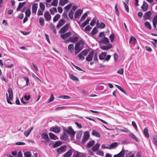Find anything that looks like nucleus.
<instances>
[{"mask_svg":"<svg viewBox=\"0 0 157 157\" xmlns=\"http://www.w3.org/2000/svg\"><path fill=\"white\" fill-rule=\"evenodd\" d=\"M144 25L147 28L151 30V26L149 22L146 21L144 23Z\"/></svg>","mask_w":157,"mask_h":157,"instance_id":"30","label":"nucleus"},{"mask_svg":"<svg viewBox=\"0 0 157 157\" xmlns=\"http://www.w3.org/2000/svg\"><path fill=\"white\" fill-rule=\"evenodd\" d=\"M98 43H99L105 44L106 43H109V41L108 38L105 36L103 38L101 39L98 41Z\"/></svg>","mask_w":157,"mask_h":157,"instance_id":"12","label":"nucleus"},{"mask_svg":"<svg viewBox=\"0 0 157 157\" xmlns=\"http://www.w3.org/2000/svg\"><path fill=\"white\" fill-rule=\"evenodd\" d=\"M74 45L73 44H70L68 47V49L69 51L71 52V53H72L74 51Z\"/></svg>","mask_w":157,"mask_h":157,"instance_id":"36","label":"nucleus"},{"mask_svg":"<svg viewBox=\"0 0 157 157\" xmlns=\"http://www.w3.org/2000/svg\"><path fill=\"white\" fill-rule=\"evenodd\" d=\"M95 144V141L92 140L89 141L86 145V147H91L93 146Z\"/></svg>","mask_w":157,"mask_h":157,"instance_id":"26","label":"nucleus"},{"mask_svg":"<svg viewBox=\"0 0 157 157\" xmlns=\"http://www.w3.org/2000/svg\"><path fill=\"white\" fill-rule=\"evenodd\" d=\"M73 151L74 150L72 149H70L64 154L63 157H70L72 155Z\"/></svg>","mask_w":157,"mask_h":157,"instance_id":"11","label":"nucleus"},{"mask_svg":"<svg viewBox=\"0 0 157 157\" xmlns=\"http://www.w3.org/2000/svg\"><path fill=\"white\" fill-rule=\"evenodd\" d=\"M60 15L59 14H57L56 16H55L53 18V21L54 22H55L58 20V19L60 17Z\"/></svg>","mask_w":157,"mask_h":157,"instance_id":"34","label":"nucleus"},{"mask_svg":"<svg viewBox=\"0 0 157 157\" xmlns=\"http://www.w3.org/2000/svg\"><path fill=\"white\" fill-rule=\"evenodd\" d=\"M144 134V136L147 138L149 137V134L148 133V129L147 128H145L144 130L143 131Z\"/></svg>","mask_w":157,"mask_h":157,"instance_id":"28","label":"nucleus"},{"mask_svg":"<svg viewBox=\"0 0 157 157\" xmlns=\"http://www.w3.org/2000/svg\"><path fill=\"white\" fill-rule=\"evenodd\" d=\"M90 137V133L89 131L85 132L84 133L83 137L88 139Z\"/></svg>","mask_w":157,"mask_h":157,"instance_id":"40","label":"nucleus"},{"mask_svg":"<svg viewBox=\"0 0 157 157\" xmlns=\"http://www.w3.org/2000/svg\"><path fill=\"white\" fill-rule=\"evenodd\" d=\"M72 6V4L71 3H70L65 6L64 7V9L67 10V12L71 7Z\"/></svg>","mask_w":157,"mask_h":157,"instance_id":"47","label":"nucleus"},{"mask_svg":"<svg viewBox=\"0 0 157 157\" xmlns=\"http://www.w3.org/2000/svg\"><path fill=\"white\" fill-rule=\"evenodd\" d=\"M65 21L63 19H61L60 20L56 25V28H59L61 27L65 23Z\"/></svg>","mask_w":157,"mask_h":157,"instance_id":"15","label":"nucleus"},{"mask_svg":"<svg viewBox=\"0 0 157 157\" xmlns=\"http://www.w3.org/2000/svg\"><path fill=\"white\" fill-rule=\"evenodd\" d=\"M40 7L41 10L44 11L45 8V6L44 4L42 2H40Z\"/></svg>","mask_w":157,"mask_h":157,"instance_id":"54","label":"nucleus"},{"mask_svg":"<svg viewBox=\"0 0 157 157\" xmlns=\"http://www.w3.org/2000/svg\"><path fill=\"white\" fill-rule=\"evenodd\" d=\"M54 99V97L53 94H52L50 95V97L49 99L48 100L47 102L48 103H50L53 101Z\"/></svg>","mask_w":157,"mask_h":157,"instance_id":"45","label":"nucleus"},{"mask_svg":"<svg viewBox=\"0 0 157 157\" xmlns=\"http://www.w3.org/2000/svg\"><path fill=\"white\" fill-rule=\"evenodd\" d=\"M63 17L65 19L66 18H67V19L68 20L69 18L68 17H67V12L66 11H64L63 13Z\"/></svg>","mask_w":157,"mask_h":157,"instance_id":"61","label":"nucleus"},{"mask_svg":"<svg viewBox=\"0 0 157 157\" xmlns=\"http://www.w3.org/2000/svg\"><path fill=\"white\" fill-rule=\"evenodd\" d=\"M148 8V5L145 1H144L143 4L141 7V8L144 11H146Z\"/></svg>","mask_w":157,"mask_h":157,"instance_id":"17","label":"nucleus"},{"mask_svg":"<svg viewBox=\"0 0 157 157\" xmlns=\"http://www.w3.org/2000/svg\"><path fill=\"white\" fill-rule=\"evenodd\" d=\"M58 0H53L51 3V5L54 6H57L58 5Z\"/></svg>","mask_w":157,"mask_h":157,"instance_id":"55","label":"nucleus"},{"mask_svg":"<svg viewBox=\"0 0 157 157\" xmlns=\"http://www.w3.org/2000/svg\"><path fill=\"white\" fill-rule=\"evenodd\" d=\"M24 155L25 157H30L31 156V153L28 151L25 152Z\"/></svg>","mask_w":157,"mask_h":157,"instance_id":"51","label":"nucleus"},{"mask_svg":"<svg viewBox=\"0 0 157 157\" xmlns=\"http://www.w3.org/2000/svg\"><path fill=\"white\" fill-rule=\"evenodd\" d=\"M59 98L64 99H68L70 98V97L67 95H62L59 96Z\"/></svg>","mask_w":157,"mask_h":157,"instance_id":"53","label":"nucleus"},{"mask_svg":"<svg viewBox=\"0 0 157 157\" xmlns=\"http://www.w3.org/2000/svg\"><path fill=\"white\" fill-rule=\"evenodd\" d=\"M153 143L157 147V136H154L152 139Z\"/></svg>","mask_w":157,"mask_h":157,"instance_id":"39","label":"nucleus"},{"mask_svg":"<svg viewBox=\"0 0 157 157\" xmlns=\"http://www.w3.org/2000/svg\"><path fill=\"white\" fill-rule=\"evenodd\" d=\"M98 25L97 27L98 28L102 29L104 28L105 27V24L102 22H101L99 25H98V23L97 24V25Z\"/></svg>","mask_w":157,"mask_h":157,"instance_id":"38","label":"nucleus"},{"mask_svg":"<svg viewBox=\"0 0 157 157\" xmlns=\"http://www.w3.org/2000/svg\"><path fill=\"white\" fill-rule=\"evenodd\" d=\"M60 139L62 140V142H64L65 144L62 145L60 147H71L68 144V143L69 142V139L67 135L65 132H64L61 135Z\"/></svg>","mask_w":157,"mask_h":157,"instance_id":"1","label":"nucleus"},{"mask_svg":"<svg viewBox=\"0 0 157 157\" xmlns=\"http://www.w3.org/2000/svg\"><path fill=\"white\" fill-rule=\"evenodd\" d=\"M69 24L67 23L59 31V33L62 34L66 32L68 29Z\"/></svg>","mask_w":157,"mask_h":157,"instance_id":"4","label":"nucleus"},{"mask_svg":"<svg viewBox=\"0 0 157 157\" xmlns=\"http://www.w3.org/2000/svg\"><path fill=\"white\" fill-rule=\"evenodd\" d=\"M98 30L97 28L95 27H94L91 32V34L93 35H94L98 32Z\"/></svg>","mask_w":157,"mask_h":157,"instance_id":"37","label":"nucleus"},{"mask_svg":"<svg viewBox=\"0 0 157 157\" xmlns=\"http://www.w3.org/2000/svg\"><path fill=\"white\" fill-rule=\"evenodd\" d=\"M92 27H91L89 25H87L85 28L84 31L86 32V31H89L91 29Z\"/></svg>","mask_w":157,"mask_h":157,"instance_id":"59","label":"nucleus"},{"mask_svg":"<svg viewBox=\"0 0 157 157\" xmlns=\"http://www.w3.org/2000/svg\"><path fill=\"white\" fill-rule=\"evenodd\" d=\"M49 27L52 30L55 34H56L57 33V31L56 29L55 25L52 23H51L49 25Z\"/></svg>","mask_w":157,"mask_h":157,"instance_id":"27","label":"nucleus"},{"mask_svg":"<svg viewBox=\"0 0 157 157\" xmlns=\"http://www.w3.org/2000/svg\"><path fill=\"white\" fill-rule=\"evenodd\" d=\"M48 135L50 139L56 140L59 139V138L55 134L51 132H49Z\"/></svg>","mask_w":157,"mask_h":157,"instance_id":"14","label":"nucleus"},{"mask_svg":"<svg viewBox=\"0 0 157 157\" xmlns=\"http://www.w3.org/2000/svg\"><path fill=\"white\" fill-rule=\"evenodd\" d=\"M125 151L123 148L122 150L118 154L115 155L113 157H124L125 155Z\"/></svg>","mask_w":157,"mask_h":157,"instance_id":"13","label":"nucleus"},{"mask_svg":"<svg viewBox=\"0 0 157 157\" xmlns=\"http://www.w3.org/2000/svg\"><path fill=\"white\" fill-rule=\"evenodd\" d=\"M39 21L40 24L41 26H44V19L42 17H40L39 19Z\"/></svg>","mask_w":157,"mask_h":157,"instance_id":"43","label":"nucleus"},{"mask_svg":"<svg viewBox=\"0 0 157 157\" xmlns=\"http://www.w3.org/2000/svg\"><path fill=\"white\" fill-rule=\"evenodd\" d=\"M72 157H81V156L79 153L78 152L76 153H74Z\"/></svg>","mask_w":157,"mask_h":157,"instance_id":"64","label":"nucleus"},{"mask_svg":"<svg viewBox=\"0 0 157 157\" xmlns=\"http://www.w3.org/2000/svg\"><path fill=\"white\" fill-rule=\"evenodd\" d=\"M94 51H90L89 54L86 58V60L88 62L91 61L93 59V56L94 55Z\"/></svg>","mask_w":157,"mask_h":157,"instance_id":"5","label":"nucleus"},{"mask_svg":"<svg viewBox=\"0 0 157 157\" xmlns=\"http://www.w3.org/2000/svg\"><path fill=\"white\" fill-rule=\"evenodd\" d=\"M68 130L66 129L65 130V132L69 135H71L73 136L75 135L76 132L74 130V129L72 128L71 127L69 126L68 128Z\"/></svg>","mask_w":157,"mask_h":157,"instance_id":"7","label":"nucleus"},{"mask_svg":"<svg viewBox=\"0 0 157 157\" xmlns=\"http://www.w3.org/2000/svg\"><path fill=\"white\" fill-rule=\"evenodd\" d=\"M64 142L58 140L55 142L53 144V147H58L64 144Z\"/></svg>","mask_w":157,"mask_h":157,"instance_id":"19","label":"nucleus"},{"mask_svg":"<svg viewBox=\"0 0 157 157\" xmlns=\"http://www.w3.org/2000/svg\"><path fill=\"white\" fill-rule=\"evenodd\" d=\"M132 125L133 126V127H134V128L136 130H138V128H137V125H136V123L135 122H134V121H132Z\"/></svg>","mask_w":157,"mask_h":157,"instance_id":"62","label":"nucleus"},{"mask_svg":"<svg viewBox=\"0 0 157 157\" xmlns=\"http://www.w3.org/2000/svg\"><path fill=\"white\" fill-rule=\"evenodd\" d=\"M118 145L117 143L114 142L109 145V147H116Z\"/></svg>","mask_w":157,"mask_h":157,"instance_id":"58","label":"nucleus"},{"mask_svg":"<svg viewBox=\"0 0 157 157\" xmlns=\"http://www.w3.org/2000/svg\"><path fill=\"white\" fill-rule=\"evenodd\" d=\"M33 127H31L28 129L27 130L25 131L24 132V134L26 136H28L30 134L31 132L33 130Z\"/></svg>","mask_w":157,"mask_h":157,"instance_id":"23","label":"nucleus"},{"mask_svg":"<svg viewBox=\"0 0 157 157\" xmlns=\"http://www.w3.org/2000/svg\"><path fill=\"white\" fill-rule=\"evenodd\" d=\"M69 76L71 79L76 82H78L79 81L78 78L72 74H70Z\"/></svg>","mask_w":157,"mask_h":157,"instance_id":"22","label":"nucleus"},{"mask_svg":"<svg viewBox=\"0 0 157 157\" xmlns=\"http://www.w3.org/2000/svg\"><path fill=\"white\" fill-rule=\"evenodd\" d=\"M113 57L114 59V61L117 62L118 59V56L117 53H114L113 54Z\"/></svg>","mask_w":157,"mask_h":157,"instance_id":"63","label":"nucleus"},{"mask_svg":"<svg viewBox=\"0 0 157 157\" xmlns=\"http://www.w3.org/2000/svg\"><path fill=\"white\" fill-rule=\"evenodd\" d=\"M38 7V4L34 3L32 6V12L36 13V12L37 10Z\"/></svg>","mask_w":157,"mask_h":157,"instance_id":"21","label":"nucleus"},{"mask_svg":"<svg viewBox=\"0 0 157 157\" xmlns=\"http://www.w3.org/2000/svg\"><path fill=\"white\" fill-rule=\"evenodd\" d=\"M89 51V49H86L83 50L80 53H81L84 56H86L88 53Z\"/></svg>","mask_w":157,"mask_h":157,"instance_id":"41","label":"nucleus"},{"mask_svg":"<svg viewBox=\"0 0 157 157\" xmlns=\"http://www.w3.org/2000/svg\"><path fill=\"white\" fill-rule=\"evenodd\" d=\"M152 15L150 11H148L146 12L143 16V17L144 18V20H146L148 19H150Z\"/></svg>","mask_w":157,"mask_h":157,"instance_id":"9","label":"nucleus"},{"mask_svg":"<svg viewBox=\"0 0 157 157\" xmlns=\"http://www.w3.org/2000/svg\"><path fill=\"white\" fill-rule=\"evenodd\" d=\"M22 78H24L26 82V84L25 86H28L29 84V78L27 77L23 76Z\"/></svg>","mask_w":157,"mask_h":157,"instance_id":"46","label":"nucleus"},{"mask_svg":"<svg viewBox=\"0 0 157 157\" xmlns=\"http://www.w3.org/2000/svg\"><path fill=\"white\" fill-rule=\"evenodd\" d=\"M84 44V42L82 40H80L78 43L75 44V55H77L84 48L83 45Z\"/></svg>","mask_w":157,"mask_h":157,"instance_id":"2","label":"nucleus"},{"mask_svg":"<svg viewBox=\"0 0 157 157\" xmlns=\"http://www.w3.org/2000/svg\"><path fill=\"white\" fill-rule=\"evenodd\" d=\"M73 32L77 36H73L72 37H70V39L71 42L75 43L77 42L78 40L79 39L78 37V35L77 34L75 33L74 31H73Z\"/></svg>","mask_w":157,"mask_h":157,"instance_id":"8","label":"nucleus"},{"mask_svg":"<svg viewBox=\"0 0 157 157\" xmlns=\"http://www.w3.org/2000/svg\"><path fill=\"white\" fill-rule=\"evenodd\" d=\"M115 86L118 89L121 90L122 92L127 94L125 91L123 90V89L121 88V86L117 85H116Z\"/></svg>","mask_w":157,"mask_h":157,"instance_id":"49","label":"nucleus"},{"mask_svg":"<svg viewBox=\"0 0 157 157\" xmlns=\"http://www.w3.org/2000/svg\"><path fill=\"white\" fill-rule=\"evenodd\" d=\"M100 48L102 49L106 50H109V48H108V46L103 45L101 46H100Z\"/></svg>","mask_w":157,"mask_h":157,"instance_id":"60","label":"nucleus"},{"mask_svg":"<svg viewBox=\"0 0 157 157\" xmlns=\"http://www.w3.org/2000/svg\"><path fill=\"white\" fill-rule=\"evenodd\" d=\"M74 12L72 10H71L68 13V16L72 20L73 18Z\"/></svg>","mask_w":157,"mask_h":157,"instance_id":"35","label":"nucleus"},{"mask_svg":"<svg viewBox=\"0 0 157 157\" xmlns=\"http://www.w3.org/2000/svg\"><path fill=\"white\" fill-rule=\"evenodd\" d=\"M26 16L29 17L31 15V10L29 8L27 9L25 12Z\"/></svg>","mask_w":157,"mask_h":157,"instance_id":"44","label":"nucleus"},{"mask_svg":"<svg viewBox=\"0 0 157 157\" xmlns=\"http://www.w3.org/2000/svg\"><path fill=\"white\" fill-rule=\"evenodd\" d=\"M83 10L80 9H78L75 12L74 15L75 19L79 18L82 13Z\"/></svg>","mask_w":157,"mask_h":157,"instance_id":"6","label":"nucleus"},{"mask_svg":"<svg viewBox=\"0 0 157 157\" xmlns=\"http://www.w3.org/2000/svg\"><path fill=\"white\" fill-rule=\"evenodd\" d=\"M82 135V132L79 131L77 132L76 134V139L77 141H79Z\"/></svg>","mask_w":157,"mask_h":157,"instance_id":"18","label":"nucleus"},{"mask_svg":"<svg viewBox=\"0 0 157 157\" xmlns=\"http://www.w3.org/2000/svg\"><path fill=\"white\" fill-rule=\"evenodd\" d=\"M50 130L56 133H58L60 132V129L59 127L53 126L50 128Z\"/></svg>","mask_w":157,"mask_h":157,"instance_id":"10","label":"nucleus"},{"mask_svg":"<svg viewBox=\"0 0 157 157\" xmlns=\"http://www.w3.org/2000/svg\"><path fill=\"white\" fill-rule=\"evenodd\" d=\"M68 2V0H60L59 4L62 6H64Z\"/></svg>","mask_w":157,"mask_h":157,"instance_id":"29","label":"nucleus"},{"mask_svg":"<svg viewBox=\"0 0 157 157\" xmlns=\"http://www.w3.org/2000/svg\"><path fill=\"white\" fill-rule=\"evenodd\" d=\"M82 55L83 54H82L81 53H79L78 55L79 59L81 61L85 59V58Z\"/></svg>","mask_w":157,"mask_h":157,"instance_id":"52","label":"nucleus"},{"mask_svg":"<svg viewBox=\"0 0 157 157\" xmlns=\"http://www.w3.org/2000/svg\"><path fill=\"white\" fill-rule=\"evenodd\" d=\"M41 136L42 139L45 140V141L44 142L45 144H47V142H48L50 141V138L48 136L47 133H42L41 134Z\"/></svg>","mask_w":157,"mask_h":157,"instance_id":"3","label":"nucleus"},{"mask_svg":"<svg viewBox=\"0 0 157 157\" xmlns=\"http://www.w3.org/2000/svg\"><path fill=\"white\" fill-rule=\"evenodd\" d=\"M117 73L121 75H122L124 73V69L123 68H121L120 69L117 71Z\"/></svg>","mask_w":157,"mask_h":157,"instance_id":"57","label":"nucleus"},{"mask_svg":"<svg viewBox=\"0 0 157 157\" xmlns=\"http://www.w3.org/2000/svg\"><path fill=\"white\" fill-rule=\"evenodd\" d=\"M44 16L47 21H49L51 20V16L48 11H47L45 13Z\"/></svg>","mask_w":157,"mask_h":157,"instance_id":"16","label":"nucleus"},{"mask_svg":"<svg viewBox=\"0 0 157 157\" xmlns=\"http://www.w3.org/2000/svg\"><path fill=\"white\" fill-rule=\"evenodd\" d=\"M92 134L97 137L100 138L101 137V135L96 130H93L92 132Z\"/></svg>","mask_w":157,"mask_h":157,"instance_id":"25","label":"nucleus"},{"mask_svg":"<svg viewBox=\"0 0 157 157\" xmlns=\"http://www.w3.org/2000/svg\"><path fill=\"white\" fill-rule=\"evenodd\" d=\"M137 43V40L136 38L133 36H132L130 37L129 40V44H135Z\"/></svg>","mask_w":157,"mask_h":157,"instance_id":"20","label":"nucleus"},{"mask_svg":"<svg viewBox=\"0 0 157 157\" xmlns=\"http://www.w3.org/2000/svg\"><path fill=\"white\" fill-rule=\"evenodd\" d=\"M8 91L9 94V96H13V90L11 88H9L8 89Z\"/></svg>","mask_w":157,"mask_h":157,"instance_id":"56","label":"nucleus"},{"mask_svg":"<svg viewBox=\"0 0 157 157\" xmlns=\"http://www.w3.org/2000/svg\"><path fill=\"white\" fill-rule=\"evenodd\" d=\"M66 148H58L57 149V152L59 154H61L65 151Z\"/></svg>","mask_w":157,"mask_h":157,"instance_id":"33","label":"nucleus"},{"mask_svg":"<svg viewBox=\"0 0 157 157\" xmlns=\"http://www.w3.org/2000/svg\"><path fill=\"white\" fill-rule=\"evenodd\" d=\"M123 3L124 5V8L126 11L128 13L129 11V9L126 3L124 1H123Z\"/></svg>","mask_w":157,"mask_h":157,"instance_id":"50","label":"nucleus"},{"mask_svg":"<svg viewBox=\"0 0 157 157\" xmlns=\"http://www.w3.org/2000/svg\"><path fill=\"white\" fill-rule=\"evenodd\" d=\"M107 53L106 52H102L99 55V59L100 60L104 59L106 57Z\"/></svg>","mask_w":157,"mask_h":157,"instance_id":"24","label":"nucleus"},{"mask_svg":"<svg viewBox=\"0 0 157 157\" xmlns=\"http://www.w3.org/2000/svg\"><path fill=\"white\" fill-rule=\"evenodd\" d=\"M129 136L134 140L138 142L139 141L138 138L135 135L132 133H130L129 134Z\"/></svg>","mask_w":157,"mask_h":157,"instance_id":"32","label":"nucleus"},{"mask_svg":"<svg viewBox=\"0 0 157 157\" xmlns=\"http://www.w3.org/2000/svg\"><path fill=\"white\" fill-rule=\"evenodd\" d=\"M90 21V19H89L87 18V19L82 23V24L80 26L81 27L83 28L84 27L87 25L88 24Z\"/></svg>","mask_w":157,"mask_h":157,"instance_id":"31","label":"nucleus"},{"mask_svg":"<svg viewBox=\"0 0 157 157\" xmlns=\"http://www.w3.org/2000/svg\"><path fill=\"white\" fill-rule=\"evenodd\" d=\"M87 12L85 13L82 16L80 20V21H82L84 20L86 17L87 16Z\"/></svg>","mask_w":157,"mask_h":157,"instance_id":"48","label":"nucleus"},{"mask_svg":"<svg viewBox=\"0 0 157 157\" xmlns=\"http://www.w3.org/2000/svg\"><path fill=\"white\" fill-rule=\"evenodd\" d=\"M110 40L111 42H113L114 41V39L115 38V35L114 34L112 33L109 36Z\"/></svg>","mask_w":157,"mask_h":157,"instance_id":"42","label":"nucleus"}]
</instances>
